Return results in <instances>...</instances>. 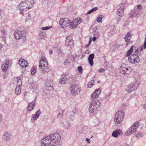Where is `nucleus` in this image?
<instances>
[{"mask_svg": "<svg viewBox=\"0 0 146 146\" xmlns=\"http://www.w3.org/2000/svg\"><path fill=\"white\" fill-rule=\"evenodd\" d=\"M44 66H45L43 67L42 69V72H44L48 73L49 71V69L48 66V65H47V64H46Z\"/></svg>", "mask_w": 146, "mask_h": 146, "instance_id": "30", "label": "nucleus"}, {"mask_svg": "<svg viewBox=\"0 0 146 146\" xmlns=\"http://www.w3.org/2000/svg\"><path fill=\"white\" fill-rule=\"evenodd\" d=\"M18 63L19 65L23 68H25L28 66V62L22 58L19 60Z\"/></svg>", "mask_w": 146, "mask_h": 146, "instance_id": "22", "label": "nucleus"}, {"mask_svg": "<svg viewBox=\"0 0 146 146\" xmlns=\"http://www.w3.org/2000/svg\"><path fill=\"white\" fill-rule=\"evenodd\" d=\"M141 2L143 3H144L146 2V0H141Z\"/></svg>", "mask_w": 146, "mask_h": 146, "instance_id": "59", "label": "nucleus"}, {"mask_svg": "<svg viewBox=\"0 0 146 146\" xmlns=\"http://www.w3.org/2000/svg\"><path fill=\"white\" fill-rule=\"evenodd\" d=\"M127 43L126 44V46H128L129 44H132L133 42V41H131L130 40L128 41V42H126Z\"/></svg>", "mask_w": 146, "mask_h": 146, "instance_id": "42", "label": "nucleus"}, {"mask_svg": "<svg viewBox=\"0 0 146 146\" xmlns=\"http://www.w3.org/2000/svg\"><path fill=\"white\" fill-rule=\"evenodd\" d=\"M46 64H47V65H48V62L46 60V59L45 56H42L40 58V60L39 62V67L41 69H42L43 67L45 66L44 65Z\"/></svg>", "mask_w": 146, "mask_h": 146, "instance_id": "16", "label": "nucleus"}, {"mask_svg": "<svg viewBox=\"0 0 146 146\" xmlns=\"http://www.w3.org/2000/svg\"><path fill=\"white\" fill-rule=\"evenodd\" d=\"M124 116V113L121 111L117 112L114 119L115 123L116 124H121L123 121Z\"/></svg>", "mask_w": 146, "mask_h": 146, "instance_id": "4", "label": "nucleus"}, {"mask_svg": "<svg viewBox=\"0 0 146 146\" xmlns=\"http://www.w3.org/2000/svg\"><path fill=\"white\" fill-rule=\"evenodd\" d=\"M64 110L60 109L59 110V112L57 115V118L58 119H62L63 116V113Z\"/></svg>", "mask_w": 146, "mask_h": 146, "instance_id": "29", "label": "nucleus"}, {"mask_svg": "<svg viewBox=\"0 0 146 146\" xmlns=\"http://www.w3.org/2000/svg\"><path fill=\"white\" fill-rule=\"evenodd\" d=\"M139 82L138 81H136L129 84L126 87V90L128 92L130 93L132 91L137 89L139 87Z\"/></svg>", "mask_w": 146, "mask_h": 146, "instance_id": "5", "label": "nucleus"}, {"mask_svg": "<svg viewBox=\"0 0 146 146\" xmlns=\"http://www.w3.org/2000/svg\"><path fill=\"white\" fill-rule=\"evenodd\" d=\"M66 45L71 46H73L74 44L72 36L71 35H69L66 36L65 40Z\"/></svg>", "mask_w": 146, "mask_h": 146, "instance_id": "14", "label": "nucleus"}, {"mask_svg": "<svg viewBox=\"0 0 146 146\" xmlns=\"http://www.w3.org/2000/svg\"><path fill=\"white\" fill-rule=\"evenodd\" d=\"M93 12L92 11L91 9L86 14H90L92 13Z\"/></svg>", "mask_w": 146, "mask_h": 146, "instance_id": "53", "label": "nucleus"}, {"mask_svg": "<svg viewBox=\"0 0 146 146\" xmlns=\"http://www.w3.org/2000/svg\"><path fill=\"white\" fill-rule=\"evenodd\" d=\"M98 9V8L97 7H94V8L92 9H91V10L92 12H94V11H95L97 10Z\"/></svg>", "mask_w": 146, "mask_h": 146, "instance_id": "49", "label": "nucleus"}, {"mask_svg": "<svg viewBox=\"0 0 146 146\" xmlns=\"http://www.w3.org/2000/svg\"><path fill=\"white\" fill-rule=\"evenodd\" d=\"M51 28V26H47L45 27H43L42 28V29L43 30H46L49 29Z\"/></svg>", "mask_w": 146, "mask_h": 146, "instance_id": "41", "label": "nucleus"}, {"mask_svg": "<svg viewBox=\"0 0 146 146\" xmlns=\"http://www.w3.org/2000/svg\"><path fill=\"white\" fill-rule=\"evenodd\" d=\"M31 74L32 75H33L36 72V68L35 67L33 68L31 70Z\"/></svg>", "mask_w": 146, "mask_h": 146, "instance_id": "36", "label": "nucleus"}, {"mask_svg": "<svg viewBox=\"0 0 146 146\" xmlns=\"http://www.w3.org/2000/svg\"><path fill=\"white\" fill-rule=\"evenodd\" d=\"M3 63L1 66V69L3 72H5L9 67V63L8 60L4 61Z\"/></svg>", "mask_w": 146, "mask_h": 146, "instance_id": "19", "label": "nucleus"}, {"mask_svg": "<svg viewBox=\"0 0 146 146\" xmlns=\"http://www.w3.org/2000/svg\"><path fill=\"white\" fill-rule=\"evenodd\" d=\"M124 5L123 3L120 4L117 7V14L119 16L122 17L124 14Z\"/></svg>", "mask_w": 146, "mask_h": 146, "instance_id": "13", "label": "nucleus"}, {"mask_svg": "<svg viewBox=\"0 0 146 146\" xmlns=\"http://www.w3.org/2000/svg\"><path fill=\"white\" fill-rule=\"evenodd\" d=\"M96 21L98 22H100L102 21V19L101 18V17H98L96 19Z\"/></svg>", "mask_w": 146, "mask_h": 146, "instance_id": "46", "label": "nucleus"}, {"mask_svg": "<svg viewBox=\"0 0 146 146\" xmlns=\"http://www.w3.org/2000/svg\"><path fill=\"white\" fill-rule=\"evenodd\" d=\"M99 17H100L101 19H102V18H103L104 17L103 15H99Z\"/></svg>", "mask_w": 146, "mask_h": 146, "instance_id": "58", "label": "nucleus"}, {"mask_svg": "<svg viewBox=\"0 0 146 146\" xmlns=\"http://www.w3.org/2000/svg\"><path fill=\"white\" fill-rule=\"evenodd\" d=\"M2 115L0 114V121H2Z\"/></svg>", "mask_w": 146, "mask_h": 146, "instance_id": "56", "label": "nucleus"}, {"mask_svg": "<svg viewBox=\"0 0 146 146\" xmlns=\"http://www.w3.org/2000/svg\"><path fill=\"white\" fill-rule=\"evenodd\" d=\"M94 56V53L90 54L88 57V60L89 63L91 66H92L94 64L93 60Z\"/></svg>", "mask_w": 146, "mask_h": 146, "instance_id": "25", "label": "nucleus"}, {"mask_svg": "<svg viewBox=\"0 0 146 146\" xmlns=\"http://www.w3.org/2000/svg\"><path fill=\"white\" fill-rule=\"evenodd\" d=\"M21 87H17L15 90V93L17 95H19L20 94L21 90Z\"/></svg>", "mask_w": 146, "mask_h": 146, "instance_id": "32", "label": "nucleus"}, {"mask_svg": "<svg viewBox=\"0 0 146 146\" xmlns=\"http://www.w3.org/2000/svg\"><path fill=\"white\" fill-rule=\"evenodd\" d=\"M95 82L94 80H91L87 84L88 87L90 88H92V87L93 85V83H94Z\"/></svg>", "mask_w": 146, "mask_h": 146, "instance_id": "35", "label": "nucleus"}, {"mask_svg": "<svg viewBox=\"0 0 146 146\" xmlns=\"http://www.w3.org/2000/svg\"><path fill=\"white\" fill-rule=\"evenodd\" d=\"M19 9L20 11H27L29 9L25 1L21 2L19 4Z\"/></svg>", "mask_w": 146, "mask_h": 146, "instance_id": "15", "label": "nucleus"}, {"mask_svg": "<svg viewBox=\"0 0 146 146\" xmlns=\"http://www.w3.org/2000/svg\"><path fill=\"white\" fill-rule=\"evenodd\" d=\"M78 70L79 73H82V67L81 66H79L78 68Z\"/></svg>", "mask_w": 146, "mask_h": 146, "instance_id": "38", "label": "nucleus"}, {"mask_svg": "<svg viewBox=\"0 0 146 146\" xmlns=\"http://www.w3.org/2000/svg\"><path fill=\"white\" fill-rule=\"evenodd\" d=\"M91 42H92V40L91 39H90L89 41L88 44L90 45V44L91 43Z\"/></svg>", "mask_w": 146, "mask_h": 146, "instance_id": "61", "label": "nucleus"}, {"mask_svg": "<svg viewBox=\"0 0 146 146\" xmlns=\"http://www.w3.org/2000/svg\"><path fill=\"white\" fill-rule=\"evenodd\" d=\"M25 28L21 26L18 28L14 33V36L17 39H19L22 38L23 40H26L25 34Z\"/></svg>", "mask_w": 146, "mask_h": 146, "instance_id": "1", "label": "nucleus"}, {"mask_svg": "<svg viewBox=\"0 0 146 146\" xmlns=\"http://www.w3.org/2000/svg\"><path fill=\"white\" fill-rule=\"evenodd\" d=\"M22 80L21 79L18 80L17 82V84L18 87H21V85L22 84Z\"/></svg>", "mask_w": 146, "mask_h": 146, "instance_id": "37", "label": "nucleus"}, {"mask_svg": "<svg viewBox=\"0 0 146 146\" xmlns=\"http://www.w3.org/2000/svg\"><path fill=\"white\" fill-rule=\"evenodd\" d=\"M86 140L87 141V142L88 143H89L90 142V139L88 138H87Z\"/></svg>", "mask_w": 146, "mask_h": 146, "instance_id": "55", "label": "nucleus"}, {"mask_svg": "<svg viewBox=\"0 0 146 146\" xmlns=\"http://www.w3.org/2000/svg\"><path fill=\"white\" fill-rule=\"evenodd\" d=\"M98 89H96L95 91L93 93L91 96V97L92 99L98 97L97 94H96V92L98 91Z\"/></svg>", "mask_w": 146, "mask_h": 146, "instance_id": "31", "label": "nucleus"}, {"mask_svg": "<svg viewBox=\"0 0 146 146\" xmlns=\"http://www.w3.org/2000/svg\"><path fill=\"white\" fill-rule=\"evenodd\" d=\"M105 71V70L104 68H101L99 69L98 71L100 72H104Z\"/></svg>", "mask_w": 146, "mask_h": 146, "instance_id": "48", "label": "nucleus"}, {"mask_svg": "<svg viewBox=\"0 0 146 146\" xmlns=\"http://www.w3.org/2000/svg\"><path fill=\"white\" fill-rule=\"evenodd\" d=\"M123 134L122 131L120 129H117L113 131L112 133V136L114 137H117L119 135H122Z\"/></svg>", "mask_w": 146, "mask_h": 146, "instance_id": "21", "label": "nucleus"}, {"mask_svg": "<svg viewBox=\"0 0 146 146\" xmlns=\"http://www.w3.org/2000/svg\"><path fill=\"white\" fill-rule=\"evenodd\" d=\"M82 21V19L80 18H77L74 20L72 22L70 21V24L69 25L70 28L71 29H74L77 27L78 25L81 23Z\"/></svg>", "mask_w": 146, "mask_h": 146, "instance_id": "7", "label": "nucleus"}, {"mask_svg": "<svg viewBox=\"0 0 146 146\" xmlns=\"http://www.w3.org/2000/svg\"><path fill=\"white\" fill-rule=\"evenodd\" d=\"M131 68H127L121 66L119 69L120 72L121 73L124 74H128L130 73Z\"/></svg>", "mask_w": 146, "mask_h": 146, "instance_id": "17", "label": "nucleus"}, {"mask_svg": "<svg viewBox=\"0 0 146 146\" xmlns=\"http://www.w3.org/2000/svg\"><path fill=\"white\" fill-rule=\"evenodd\" d=\"M69 78L70 75L68 73H65L63 74L60 78L59 83L62 84H66Z\"/></svg>", "mask_w": 146, "mask_h": 146, "instance_id": "12", "label": "nucleus"}, {"mask_svg": "<svg viewBox=\"0 0 146 146\" xmlns=\"http://www.w3.org/2000/svg\"><path fill=\"white\" fill-rule=\"evenodd\" d=\"M11 135L8 132H5L3 134L2 139L5 141H8L11 139Z\"/></svg>", "mask_w": 146, "mask_h": 146, "instance_id": "20", "label": "nucleus"}, {"mask_svg": "<svg viewBox=\"0 0 146 146\" xmlns=\"http://www.w3.org/2000/svg\"><path fill=\"white\" fill-rule=\"evenodd\" d=\"M56 51L58 53H60L61 52V50L59 48H57L56 49Z\"/></svg>", "mask_w": 146, "mask_h": 146, "instance_id": "52", "label": "nucleus"}, {"mask_svg": "<svg viewBox=\"0 0 146 146\" xmlns=\"http://www.w3.org/2000/svg\"><path fill=\"white\" fill-rule=\"evenodd\" d=\"M90 44H88L86 45L85 46V47L86 48H87L89 46H90Z\"/></svg>", "mask_w": 146, "mask_h": 146, "instance_id": "62", "label": "nucleus"}, {"mask_svg": "<svg viewBox=\"0 0 146 146\" xmlns=\"http://www.w3.org/2000/svg\"><path fill=\"white\" fill-rule=\"evenodd\" d=\"M138 49V50L137 51H139V56H140L141 55V54H143V52H141V51L143 50V46H140V50H139V48H137V49Z\"/></svg>", "mask_w": 146, "mask_h": 146, "instance_id": "39", "label": "nucleus"}, {"mask_svg": "<svg viewBox=\"0 0 146 146\" xmlns=\"http://www.w3.org/2000/svg\"><path fill=\"white\" fill-rule=\"evenodd\" d=\"M49 138H50L51 141L54 143L59 142L61 139V136L58 133H54L49 135Z\"/></svg>", "mask_w": 146, "mask_h": 146, "instance_id": "9", "label": "nucleus"}, {"mask_svg": "<svg viewBox=\"0 0 146 146\" xmlns=\"http://www.w3.org/2000/svg\"><path fill=\"white\" fill-rule=\"evenodd\" d=\"M59 24L62 28L63 29L66 28L70 25V20L68 18H63L60 19Z\"/></svg>", "mask_w": 146, "mask_h": 146, "instance_id": "8", "label": "nucleus"}, {"mask_svg": "<svg viewBox=\"0 0 146 146\" xmlns=\"http://www.w3.org/2000/svg\"><path fill=\"white\" fill-rule=\"evenodd\" d=\"M53 83L50 80L46 81L45 86L46 87V89L49 91L52 90L53 89Z\"/></svg>", "mask_w": 146, "mask_h": 146, "instance_id": "18", "label": "nucleus"}, {"mask_svg": "<svg viewBox=\"0 0 146 146\" xmlns=\"http://www.w3.org/2000/svg\"><path fill=\"white\" fill-rule=\"evenodd\" d=\"M71 126V124L69 122H68V123L67 125V128L68 129H70V128Z\"/></svg>", "mask_w": 146, "mask_h": 146, "instance_id": "47", "label": "nucleus"}, {"mask_svg": "<svg viewBox=\"0 0 146 146\" xmlns=\"http://www.w3.org/2000/svg\"><path fill=\"white\" fill-rule=\"evenodd\" d=\"M49 135L44 138H43L41 141V145L42 146H50L51 143V138H49Z\"/></svg>", "mask_w": 146, "mask_h": 146, "instance_id": "11", "label": "nucleus"}, {"mask_svg": "<svg viewBox=\"0 0 146 146\" xmlns=\"http://www.w3.org/2000/svg\"><path fill=\"white\" fill-rule=\"evenodd\" d=\"M139 14V11L138 10L134 9L132 10L130 13V18H132L133 17H136Z\"/></svg>", "mask_w": 146, "mask_h": 146, "instance_id": "26", "label": "nucleus"}, {"mask_svg": "<svg viewBox=\"0 0 146 146\" xmlns=\"http://www.w3.org/2000/svg\"><path fill=\"white\" fill-rule=\"evenodd\" d=\"M117 21H121V18L120 17H117Z\"/></svg>", "mask_w": 146, "mask_h": 146, "instance_id": "54", "label": "nucleus"}, {"mask_svg": "<svg viewBox=\"0 0 146 146\" xmlns=\"http://www.w3.org/2000/svg\"><path fill=\"white\" fill-rule=\"evenodd\" d=\"M138 49H136L134 52V53L131 54L128 58L129 61L132 63H135L139 62L140 61L139 52L137 51Z\"/></svg>", "mask_w": 146, "mask_h": 146, "instance_id": "3", "label": "nucleus"}, {"mask_svg": "<svg viewBox=\"0 0 146 146\" xmlns=\"http://www.w3.org/2000/svg\"><path fill=\"white\" fill-rule=\"evenodd\" d=\"M132 35L130 34V32H129L126 34L125 36V42H128L131 38Z\"/></svg>", "mask_w": 146, "mask_h": 146, "instance_id": "28", "label": "nucleus"}, {"mask_svg": "<svg viewBox=\"0 0 146 146\" xmlns=\"http://www.w3.org/2000/svg\"><path fill=\"white\" fill-rule=\"evenodd\" d=\"M133 46H132L126 52V54L127 56H129L133 50Z\"/></svg>", "mask_w": 146, "mask_h": 146, "instance_id": "33", "label": "nucleus"}, {"mask_svg": "<svg viewBox=\"0 0 146 146\" xmlns=\"http://www.w3.org/2000/svg\"><path fill=\"white\" fill-rule=\"evenodd\" d=\"M41 113V112L40 110L37 111L35 112V114L34 115L33 117L31 119V121L36 120L39 117Z\"/></svg>", "mask_w": 146, "mask_h": 146, "instance_id": "24", "label": "nucleus"}, {"mask_svg": "<svg viewBox=\"0 0 146 146\" xmlns=\"http://www.w3.org/2000/svg\"><path fill=\"white\" fill-rule=\"evenodd\" d=\"M39 36L41 38L43 39L46 36V34L43 31H41L40 33H39Z\"/></svg>", "mask_w": 146, "mask_h": 146, "instance_id": "34", "label": "nucleus"}, {"mask_svg": "<svg viewBox=\"0 0 146 146\" xmlns=\"http://www.w3.org/2000/svg\"><path fill=\"white\" fill-rule=\"evenodd\" d=\"M71 93L74 96L78 95L80 93V89L76 84H72L70 87Z\"/></svg>", "mask_w": 146, "mask_h": 146, "instance_id": "10", "label": "nucleus"}, {"mask_svg": "<svg viewBox=\"0 0 146 146\" xmlns=\"http://www.w3.org/2000/svg\"><path fill=\"white\" fill-rule=\"evenodd\" d=\"M143 108L146 109V104H145L143 106Z\"/></svg>", "mask_w": 146, "mask_h": 146, "instance_id": "60", "label": "nucleus"}, {"mask_svg": "<svg viewBox=\"0 0 146 146\" xmlns=\"http://www.w3.org/2000/svg\"><path fill=\"white\" fill-rule=\"evenodd\" d=\"M110 95V94L109 93H108L105 96V98H108V97H109Z\"/></svg>", "mask_w": 146, "mask_h": 146, "instance_id": "51", "label": "nucleus"}, {"mask_svg": "<svg viewBox=\"0 0 146 146\" xmlns=\"http://www.w3.org/2000/svg\"><path fill=\"white\" fill-rule=\"evenodd\" d=\"M96 39V37L94 36L92 40L93 41H95Z\"/></svg>", "mask_w": 146, "mask_h": 146, "instance_id": "57", "label": "nucleus"}, {"mask_svg": "<svg viewBox=\"0 0 146 146\" xmlns=\"http://www.w3.org/2000/svg\"><path fill=\"white\" fill-rule=\"evenodd\" d=\"M139 122H135L130 127L127 131L125 134L127 136H129L135 132L138 127Z\"/></svg>", "mask_w": 146, "mask_h": 146, "instance_id": "6", "label": "nucleus"}, {"mask_svg": "<svg viewBox=\"0 0 146 146\" xmlns=\"http://www.w3.org/2000/svg\"><path fill=\"white\" fill-rule=\"evenodd\" d=\"M142 136V134L141 133H138L136 135V137L137 138H139Z\"/></svg>", "mask_w": 146, "mask_h": 146, "instance_id": "44", "label": "nucleus"}, {"mask_svg": "<svg viewBox=\"0 0 146 146\" xmlns=\"http://www.w3.org/2000/svg\"><path fill=\"white\" fill-rule=\"evenodd\" d=\"M35 105V103L33 101L30 102L27 107V110L31 111L33 109Z\"/></svg>", "mask_w": 146, "mask_h": 146, "instance_id": "23", "label": "nucleus"}, {"mask_svg": "<svg viewBox=\"0 0 146 146\" xmlns=\"http://www.w3.org/2000/svg\"><path fill=\"white\" fill-rule=\"evenodd\" d=\"M28 7V9H30L34 5L33 0H26L25 1Z\"/></svg>", "mask_w": 146, "mask_h": 146, "instance_id": "27", "label": "nucleus"}, {"mask_svg": "<svg viewBox=\"0 0 146 146\" xmlns=\"http://www.w3.org/2000/svg\"><path fill=\"white\" fill-rule=\"evenodd\" d=\"M123 146H131L129 145H128L127 144H124Z\"/></svg>", "mask_w": 146, "mask_h": 146, "instance_id": "64", "label": "nucleus"}, {"mask_svg": "<svg viewBox=\"0 0 146 146\" xmlns=\"http://www.w3.org/2000/svg\"><path fill=\"white\" fill-rule=\"evenodd\" d=\"M141 7V5H138L137 6V10H138V11H139V9H140Z\"/></svg>", "mask_w": 146, "mask_h": 146, "instance_id": "50", "label": "nucleus"}, {"mask_svg": "<svg viewBox=\"0 0 146 146\" xmlns=\"http://www.w3.org/2000/svg\"><path fill=\"white\" fill-rule=\"evenodd\" d=\"M98 89V91L96 92V94H97L98 96L100 94L101 92V90L100 89Z\"/></svg>", "mask_w": 146, "mask_h": 146, "instance_id": "45", "label": "nucleus"}, {"mask_svg": "<svg viewBox=\"0 0 146 146\" xmlns=\"http://www.w3.org/2000/svg\"><path fill=\"white\" fill-rule=\"evenodd\" d=\"M146 48V37L145 38L143 44V48L145 49Z\"/></svg>", "mask_w": 146, "mask_h": 146, "instance_id": "43", "label": "nucleus"}, {"mask_svg": "<svg viewBox=\"0 0 146 146\" xmlns=\"http://www.w3.org/2000/svg\"><path fill=\"white\" fill-rule=\"evenodd\" d=\"M101 103L97 100H95L92 101L89 108L90 113H92L96 111L98 108L100 107Z\"/></svg>", "mask_w": 146, "mask_h": 146, "instance_id": "2", "label": "nucleus"}, {"mask_svg": "<svg viewBox=\"0 0 146 146\" xmlns=\"http://www.w3.org/2000/svg\"><path fill=\"white\" fill-rule=\"evenodd\" d=\"M1 32L4 34H7V32L5 31L3 28H1L0 29Z\"/></svg>", "mask_w": 146, "mask_h": 146, "instance_id": "40", "label": "nucleus"}, {"mask_svg": "<svg viewBox=\"0 0 146 146\" xmlns=\"http://www.w3.org/2000/svg\"><path fill=\"white\" fill-rule=\"evenodd\" d=\"M89 50H87L85 51V53L86 54L88 53H89Z\"/></svg>", "mask_w": 146, "mask_h": 146, "instance_id": "63", "label": "nucleus"}]
</instances>
